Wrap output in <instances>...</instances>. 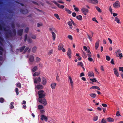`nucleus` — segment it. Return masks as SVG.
<instances>
[{"label":"nucleus","instance_id":"30","mask_svg":"<svg viewBox=\"0 0 123 123\" xmlns=\"http://www.w3.org/2000/svg\"><path fill=\"white\" fill-rule=\"evenodd\" d=\"M4 50L3 48L0 46V55H2L3 54L2 51Z\"/></svg>","mask_w":123,"mask_h":123},{"label":"nucleus","instance_id":"28","mask_svg":"<svg viewBox=\"0 0 123 123\" xmlns=\"http://www.w3.org/2000/svg\"><path fill=\"white\" fill-rule=\"evenodd\" d=\"M40 74V72H36L34 73V74H33V76H36Z\"/></svg>","mask_w":123,"mask_h":123},{"label":"nucleus","instance_id":"42","mask_svg":"<svg viewBox=\"0 0 123 123\" xmlns=\"http://www.w3.org/2000/svg\"><path fill=\"white\" fill-rule=\"evenodd\" d=\"M90 80L93 82H96L97 80L95 78H93V79H90Z\"/></svg>","mask_w":123,"mask_h":123},{"label":"nucleus","instance_id":"2","mask_svg":"<svg viewBox=\"0 0 123 123\" xmlns=\"http://www.w3.org/2000/svg\"><path fill=\"white\" fill-rule=\"evenodd\" d=\"M2 28L5 31V34L6 37L7 38H8L9 34H11V30L9 29H6V28L3 27Z\"/></svg>","mask_w":123,"mask_h":123},{"label":"nucleus","instance_id":"43","mask_svg":"<svg viewBox=\"0 0 123 123\" xmlns=\"http://www.w3.org/2000/svg\"><path fill=\"white\" fill-rule=\"evenodd\" d=\"M78 65H80L82 67H83V64L82 62H79L78 63Z\"/></svg>","mask_w":123,"mask_h":123},{"label":"nucleus","instance_id":"14","mask_svg":"<svg viewBox=\"0 0 123 123\" xmlns=\"http://www.w3.org/2000/svg\"><path fill=\"white\" fill-rule=\"evenodd\" d=\"M41 120H43L44 119L45 120V121H47L48 120L47 117L45 116L44 115H42L41 116Z\"/></svg>","mask_w":123,"mask_h":123},{"label":"nucleus","instance_id":"9","mask_svg":"<svg viewBox=\"0 0 123 123\" xmlns=\"http://www.w3.org/2000/svg\"><path fill=\"white\" fill-rule=\"evenodd\" d=\"M29 60L30 62V63L32 64L34 60V57L32 55H31L29 56Z\"/></svg>","mask_w":123,"mask_h":123},{"label":"nucleus","instance_id":"27","mask_svg":"<svg viewBox=\"0 0 123 123\" xmlns=\"http://www.w3.org/2000/svg\"><path fill=\"white\" fill-rule=\"evenodd\" d=\"M53 52V49H51L49 51L47 54L48 55H50L52 54Z\"/></svg>","mask_w":123,"mask_h":123},{"label":"nucleus","instance_id":"48","mask_svg":"<svg viewBox=\"0 0 123 123\" xmlns=\"http://www.w3.org/2000/svg\"><path fill=\"white\" fill-rule=\"evenodd\" d=\"M15 92L16 93L17 95H18L19 94L18 90V89L17 88H15Z\"/></svg>","mask_w":123,"mask_h":123},{"label":"nucleus","instance_id":"36","mask_svg":"<svg viewBox=\"0 0 123 123\" xmlns=\"http://www.w3.org/2000/svg\"><path fill=\"white\" fill-rule=\"evenodd\" d=\"M4 41V39L3 38L0 36V44L2 45V42H3Z\"/></svg>","mask_w":123,"mask_h":123},{"label":"nucleus","instance_id":"12","mask_svg":"<svg viewBox=\"0 0 123 123\" xmlns=\"http://www.w3.org/2000/svg\"><path fill=\"white\" fill-rule=\"evenodd\" d=\"M64 45L62 43H60L58 47V49L59 50H62V49Z\"/></svg>","mask_w":123,"mask_h":123},{"label":"nucleus","instance_id":"46","mask_svg":"<svg viewBox=\"0 0 123 123\" xmlns=\"http://www.w3.org/2000/svg\"><path fill=\"white\" fill-rule=\"evenodd\" d=\"M101 123H106V120L104 118L101 121Z\"/></svg>","mask_w":123,"mask_h":123},{"label":"nucleus","instance_id":"50","mask_svg":"<svg viewBox=\"0 0 123 123\" xmlns=\"http://www.w3.org/2000/svg\"><path fill=\"white\" fill-rule=\"evenodd\" d=\"M36 62H39L41 60L40 59V58H39L38 57H37L36 58Z\"/></svg>","mask_w":123,"mask_h":123},{"label":"nucleus","instance_id":"10","mask_svg":"<svg viewBox=\"0 0 123 123\" xmlns=\"http://www.w3.org/2000/svg\"><path fill=\"white\" fill-rule=\"evenodd\" d=\"M113 70L115 75H116L117 77H118L119 76V74L118 71L117 69L116 68H114Z\"/></svg>","mask_w":123,"mask_h":123},{"label":"nucleus","instance_id":"25","mask_svg":"<svg viewBox=\"0 0 123 123\" xmlns=\"http://www.w3.org/2000/svg\"><path fill=\"white\" fill-rule=\"evenodd\" d=\"M26 46H23L19 48V51L21 52L23 51L24 49L25 48Z\"/></svg>","mask_w":123,"mask_h":123},{"label":"nucleus","instance_id":"47","mask_svg":"<svg viewBox=\"0 0 123 123\" xmlns=\"http://www.w3.org/2000/svg\"><path fill=\"white\" fill-rule=\"evenodd\" d=\"M106 59L108 61H109L110 60L111 58L108 55H106Z\"/></svg>","mask_w":123,"mask_h":123},{"label":"nucleus","instance_id":"49","mask_svg":"<svg viewBox=\"0 0 123 123\" xmlns=\"http://www.w3.org/2000/svg\"><path fill=\"white\" fill-rule=\"evenodd\" d=\"M27 41L28 42L30 43H31L32 41V39L30 38H28L27 40Z\"/></svg>","mask_w":123,"mask_h":123},{"label":"nucleus","instance_id":"54","mask_svg":"<svg viewBox=\"0 0 123 123\" xmlns=\"http://www.w3.org/2000/svg\"><path fill=\"white\" fill-rule=\"evenodd\" d=\"M119 71H122L123 72V67H119Z\"/></svg>","mask_w":123,"mask_h":123},{"label":"nucleus","instance_id":"22","mask_svg":"<svg viewBox=\"0 0 123 123\" xmlns=\"http://www.w3.org/2000/svg\"><path fill=\"white\" fill-rule=\"evenodd\" d=\"M51 33L52 35V37H53V40L54 41L56 37V34L53 31H52Z\"/></svg>","mask_w":123,"mask_h":123},{"label":"nucleus","instance_id":"13","mask_svg":"<svg viewBox=\"0 0 123 123\" xmlns=\"http://www.w3.org/2000/svg\"><path fill=\"white\" fill-rule=\"evenodd\" d=\"M71 49L70 48H69L67 53V55L68 56L69 58H71Z\"/></svg>","mask_w":123,"mask_h":123},{"label":"nucleus","instance_id":"32","mask_svg":"<svg viewBox=\"0 0 123 123\" xmlns=\"http://www.w3.org/2000/svg\"><path fill=\"white\" fill-rule=\"evenodd\" d=\"M44 92V91L43 90H41L40 91H39L38 92V96L39 95H40L41 94H43V93Z\"/></svg>","mask_w":123,"mask_h":123},{"label":"nucleus","instance_id":"31","mask_svg":"<svg viewBox=\"0 0 123 123\" xmlns=\"http://www.w3.org/2000/svg\"><path fill=\"white\" fill-rule=\"evenodd\" d=\"M37 49V47L36 46H34L32 49V52L33 53H35Z\"/></svg>","mask_w":123,"mask_h":123},{"label":"nucleus","instance_id":"3","mask_svg":"<svg viewBox=\"0 0 123 123\" xmlns=\"http://www.w3.org/2000/svg\"><path fill=\"white\" fill-rule=\"evenodd\" d=\"M12 32L11 30V34H9L8 38L9 37H15L16 35V30L15 28H13Z\"/></svg>","mask_w":123,"mask_h":123},{"label":"nucleus","instance_id":"55","mask_svg":"<svg viewBox=\"0 0 123 123\" xmlns=\"http://www.w3.org/2000/svg\"><path fill=\"white\" fill-rule=\"evenodd\" d=\"M56 80L58 81H59L60 80V79L59 77V76L57 74V75L56 76Z\"/></svg>","mask_w":123,"mask_h":123},{"label":"nucleus","instance_id":"56","mask_svg":"<svg viewBox=\"0 0 123 123\" xmlns=\"http://www.w3.org/2000/svg\"><path fill=\"white\" fill-rule=\"evenodd\" d=\"M87 36L88 37L89 39V40L91 41H92V39L91 38L92 37H91V35L90 36L88 34H87Z\"/></svg>","mask_w":123,"mask_h":123},{"label":"nucleus","instance_id":"60","mask_svg":"<svg viewBox=\"0 0 123 123\" xmlns=\"http://www.w3.org/2000/svg\"><path fill=\"white\" fill-rule=\"evenodd\" d=\"M98 116L95 117L94 118L93 120L94 121H96L98 120Z\"/></svg>","mask_w":123,"mask_h":123},{"label":"nucleus","instance_id":"59","mask_svg":"<svg viewBox=\"0 0 123 123\" xmlns=\"http://www.w3.org/2000/svg\"><path fill=\"white\" fill-rule=\"evenodd\" d=\"M4 99L1 98H0V102L1 103H3L4 102Z\"/></svg>","mask_w":123,"mask_h":123},{"label":"nucleus","instance_id":"20","mask_svg":"<svg viewBox=\"0 0 123 123\" xmlns=\"http://www.w3.org/2000/svg\"><path fill=\"white\" fill-rule=\"evenodd\" d=\"M56 85V83H52L51 84L50 86L52 89H54L55 88Z\"/></svg>","mask_w":123,"mask_h":123},{"label":"nucleus","instance_id":"26","mask_svg":"<svg viewBox=\"0 0 123 123\" xmlns=\"http://www.w3.org/2000/svg\"><path fill=\"white\" fill-rule=\"evenodd\" d=\"M36 87L38 89H41L43 88V86L41 85H38Z\"/></svg>","mask_w":123,"mask_h":123},{"label":"nucleus","instance_id":"17","mask_svg":"<svg viewBox=\"0 0 123 123\" xmlns=\"http://www.w3.org/2000/svg\"><path fill=\"white\" fill-rule=\"evenodd\" d=\"M99 42V41H97L95 43V47L96 49H97L98 47Z\"/></svg>","mask_w":123,"mask_h":123},{"label":"nucleus","instance_id":"15","mask_svg":"<svg viewBox=\"0 0 123 123\" xmlns=\"http://www.w3.org/2000/svg\"><path fill=\"white\" fill-rule=\"evenodd\" d=\"M81 10L82 12H86V13H88L89 12V11L88 9H86L84 7H83L82 8Z\"/></svg>","mask_w":123,"mask_h":123},{"label":"nucleus","instance_id":"16","mask_svg":"<svg viewBox=\"0 0 123 123\" xmlns=\"http://www.w3.org/2000/svg\"><path fill=\"white\" fill-rule=\"evenodd\" d=\"M69 81L70 83L71 86L72 88H73V87L74 84L72 79L70 76H69Z\"/></svg>","mask_w":123,"mask_h":123},{"label":"nucleus","instance_id":"6","mask_svg":"<svg viewBox=\"0 0 123 123\" xmlns=\"http://www.w3.org/2000/svg\"><path fill=\"white\" fill-rule=\"evenodd\" d=\"M41 81V79L40 77H38L37 79H34V82L35 83H40Z\"/></svg>","mask_w":123,"mask_h":123},{"label":"nucleus","instance_id":"41","mask_svg":"<svg viewBox=\"0 0 123 123\" xmlns=\"http://www.w3.org/2000/svg\"><path fill=\"white\" fill-rule=\"evenodd\" d=\"M38 108L39 109H41L43 108V107L41 105H39L38 106Z\"/></svg>","mask_w":123,"mask_h":123},{"label":"nucleus","instance_id":"29","mask_svg":"<svg viewBox=\"0 0 123 123\" xmlns=\"http://www.w3.org/2000/svg\"><path fill=\"white\" fill-rule=\"evenodd\" d=\"M115 18L116 21L117 23H120V20L117 17H116Z\"/></svg>","mask_w":123,"mask_h":123},{"label":"nucleus","instance_id":"57","mask_svg":"<svg viewBox=\"0 0 123 123\" xmlns=\"http://www.w3.org/2000/svg\"><path fill=\"white\" fill-rule=\"evenodd\" d=\"M29 28L28 27H26V28H25V32L26 33H27L28 31H29Z\"/></svg>","mask_w":123,"mask_h":123},{"label":"nucleus","instance_id":"63","mask_svg":"<svg viewBox=\"0 0 123 123\" xmlns=\"http://www.w3.org/2000/svg\"><path fill=\"white\" fill-rule=\"evenodd\" d=\"M88 60L90 62H92L93 61V59L90 57H88Z\"/></svg>","mask_w":123,"mask_h":123},{"label":"nucleus","instance_id":"21","mask_svg":"<svg viewBox=\"0 0 123 123\" xmlns=\"http://www.w3.org/2000/svg\"><path fill=\"white\" fill-rule=\"evenodd\" d=\"M96 89L98 90H100V89L99 87L97 86H92L90 88L91 89Z\"/></svg>","mask_w":123,"mask_h":123},{"label":"nucleus","instance_id":"35","mask_svg":"<svg viewBox=\"0 0 123 123\" xmlns=\"http://www.w3.org/2000/svg\"><path fill=\"white\" fill-rule=\"evenodd\" d=\"M65 10L69 14H71L72 12V11H71L66 8H65Z\"/></svg>","mask_w":123,"mask_h":123},{"label":"nucleus","instance_id":"24","mask_svg":"<svg viewBox=\"0 0 123 123\" xmlns=\"http://www.w3.org/2000/svg\"><path fill=\"white\" fill-rule=\"evenodd\" d=\"M72 22L71 21H69L67 23L69 25V28L70 29H71L72 28Z\"/></svg>","mask_w":123,"mask_h":123},{"label":"nucleus","instance_id":"51","mask_svg":"<svg viewBox=\"0 0 123 123\" xmlns=\"http://www.w3.org/2000/svg\"><path fill=\"white\" fill-rule=\"evenodd\" d=\"M54 16L56 17V18L58 19H60V18L59 17V15H58L57 14H55Z\"/></svg>","mask_w":123,"mask_h":123},{"label":"nucleus","instance_id":"52","mask_svg":"<svg viewBox=\"0 0 123 123\" xmlns=\"http://www.w3.org/2000/svg\"><path fill=\"white\" fill-rule=\"evenodd\" d=\"M11 26L12 28H15V25L13 23H12L11 24Z\"/></svg>","mask_w":123,"mask_h":123},{"label":"nucleus","instance_id":"4","mask_svg":"<svg viewBox=\"0 0 123 123\" xmlns=\"http://www.w3.org/2000/svg\"><path fill=\"white\" fill-rule=\"evenodd\" d=\"M121 52V50L119 49H117L116 52V56L117 57H119L120 59L123 57L122 54Z\"/></svg>","mask_w":123,"mask_h":123},{"label":"nucleus","instance_id":"19","mask_svg":"<svg viewBox=\"0 0 123 123\" xmlns=\"http://www.w3.org/2000/svg\"><path fill=\"white\" fill-rule=\"evenodd\" d=\"M88 75L89 77L94 76V75L93 73L92 72H89L88 73Z\"/></svg>","mask_w":123,"mask_h":123},{"label":"nucleus","instance_id":"62","mask_svg":"<svg viewBox=\"0 0 123 123\" xmlns=\"http://www.w3.org/2000/svg\"><path fill=\"white\" fill-rule=\"evenodd\" d=\"M116 115L117 116H121V115L120 114L119 112L118 111H117V112Z\"/></svg>","mask_w":123,"mask_h":123},{"label":"nucleus","instance_id":"38","mask_svg":"<svg viewBox=\"0 0 123 123\" xmlns=\"http://www.w3.org/2000/svg\"><path fill=\"white\" fill-rule=\"evenodd\" d=\"M98 1L97 0H92L91 3L95 4V3H98Z\"/></svg>","mask_w":123,"mask_h":123},{"label":"nucleus","instance_id":"61","mask_svg":"<svg viewBox=\"0 0 123 123\" xmlns=\"http://www.w3.org/2000/svg\"><path fill=\"white\" fill-rule=\"evenodd\" d=\"M76 13L74 12H73L72 14V16L74 17H76Z\"/></svg>","mask_w":123,"mask_h":123},{"label":"nucleus","instance_id":"23","mask_svg":"<svg viewBox=\"0 0 123 123\" xmlns=\"http://www.w3.org/2000/svg\"><path fill=\"white\" fill-rule=\"evenodd\" d=\"M76 18L77 19L80 20H81L82 19V17L80 15L77 16Z\"/></svg>","mask_w":123,"mask_h":123},{"label":"nucleus","instance_id":"18","mask_svg":"<svg viewBox=\"0 0 123 123\" xmlns=\"http://www.w3.org/2000/svg\"><path fill=\"white\" fill-rule=\"evenodd\" d=\"M107 120L109 122H113L114 121V119L113 118L109 117L107 118Z\"/></svg>","mask_w":123,"mask_h":123},{"label":"nucleus","instance_id":"45","mask_svg":"<svg viewBox=\"0 0 123 123\" xmlns=\"http://www.w3.org/2000/svg\"><path fill=\"white\" fill-rule=\"evenodd\" d=\"M68 37L69 39L71 40H72L73 39V37L71 35H68Z\"/></svg>","mask_w":123,"mask_h":123},{"label":"nucleus","instance_id":"1","mask_svg":"<svg viewBox=\"0 0 123 123\" xmlns=\"http://www.w3.org/2000/svg\"><path fill=\"white\" fill-rule=\"evenodd\" d=\"M45 95V94L43 93L38 96L40 98L39 99V102L43 104L44 105H46L47 104L46 100L44 98Z\"/></svg>","mask_w":123,"mask_h":123},{"label":"nucleus","instance_id":"39","mask_svg":"<svg viewBox=\"0 0 123 123\" xmlns=\"http://www.w3.org/2000/svg\"><path fill=\"white\" fill-rule=\"evenodd\" d=\"M14 104L13 102H11L10 103V108L11 109H12L14 107V106H13V105Z\"/></svg>","mask_w":123,"mask_h":123},{"label":"nucleus","instance_id":"34","mask_svg":"<svg viewBox=\"0 0 123 123\" xmlns=\"http://www.w3.org/2000/svg\"><path fill=\"white\" fill-rule=\"evenodd\" d=\"M37 69V66H35L33 68L32 70L33 72H35Z\"/></svg>","mask_w":123,"mask_h":123},{"label":"nucleus","instance_id":"44","mask_svg":"<svg viewBox=\"0 0 123 123\" xmlns=\"http://www.w3.org/2000/svg\"><path fill=\"white\" fill-rule=\"evenodd\" d=\"M16 85H17L16 86L17 87H18L19 88H20L21 87V84L20 83H18Z\"/></svg>","mask_w":123,"mask_h":123},{"label":"nucleus","instance_id":"53","mask_svg":"<svg viewBox=\"0 0 123 123\" xmlns=\"http://www.w3.org/2000/svg\"><path fill=\"white\" fill-rule=\"evenodd\" d=\"M27 34H26L25 35V37H24L25 38H24V41L25 42H26L27 40Z\"/></svg>","mask_w":123,"mask_h":123},{"label":"nucleus","instance_id":"37","mask_svg":"<svg viewBox=\"0 0 123 123\" xmlns=\"http://www.w3.org/2000/svg\"><path fill=\"white\" fill-rule=\"evenodd\" d=\"M52 2L55 4L59 8H60V6L59 4L57 3L55 1H53Z\"/></svg>","mask_w":123,"mask_h":123},{"label":"nucleus","instance_id":"7","mask_svg":"<svg viewBox=\"0 0 123 123\" xmlns=\"http://www.w3.org/2000/svg\"><path fill=\"white\" fill-rule=\"evenodd\" d=\"M113 6L114 7H118L120 6L119 2V1H117L115 2L113 5Z\"/></svg>","mask_w":123,"mask_h":123},{"label":"nucleus","instance_id":"33","mask_svg":"<svg viewBox=\"0 0 123 123\" xmlns=\"http://www.w3.org/2000/svg\"><path fill=\"white\" fill-rule=\"evenodd\" d=\"M95 8L96 10L99 12H101L102 11L100 8L97 6H95Z\"/></svg>","mask_w":123,"mask_h":123},{"label":"nucleus","instance_id":"5","mask_svg":"<svg viewBox=\"0 0 123 123\" xmlns=\"http://www.w3.org/2000/svg\"><path fill=\"white\" fill-rule=\"evenodd\" d=\"M20 11L21 13L24 14H26L28 12V10L26 9H21Z\"/></svg>","mask_w":123,"mask_h":123},{"label":"nucleus","instance_id":"8","mask_svg":"<svg viewBox=\"0 0 123 123\" xmlns=\"http://www.w3.org/2000/svg\"><path fill=\"white\" fill-rule=\"evenodd\" d=\"M23 31V30L22 29L18 30L17 31L18 35L20 36H21L22 35Z\"/></svg>","mask_w":123,"mask_h":123},{"label":"nucleus","instance_id":"40","mask_svg":"<svg viewBox=\"0 0 123 123\" xmlns=\"http://www.w3.org/2000/svg\"><path fill=\"white\" fill-rule=\"evenodd\" d=\"M90 95L93 98H95L96 96V95L93 93L90 94Z\"/></svg>","mask_w":123,"mask_h":123},{"label":"nucleus","instance_id":"11","mask_svg":"<svg viewBox=\"0 0 123 123\" xmlns=\"http://www.w3.org/2000/svg\"><path fill=\"white\" fill-rule=\"evenodd\" d=\"M42 84L43 85H45L46 84L47 81L46 79L44 77H43L42 78Z\"/></svg>","mask_w":123,"mask_h":123},{"label":"nucleus","instance_id":"58","mask_svg":"<svg viewBox=\"0 0 123 123\" xmlns=\"http://www.w3.org/2000/svg\"><path fill=\"white\" fill-rule=\"evenodd\" d=\"M29 47H27L25 49V50L24 51V52L25 53L26 52L27 50H28L29 49Z\"/></svg>","mask_w":123,"mask_h":123},{"label":"nucleus","instance_id":"64","mask_svg":"<svg viewBox=\"0 0 123 123\" xmlns=\"http://www.w3.org/2000/svg\"><path fill=\"white\" fill-rule=\"evenodd\" d=\"M111 64H114V62L113 59H112L111 60Z\"/></svg>","mask_w":123,"mask_h":123}]
</instances>
